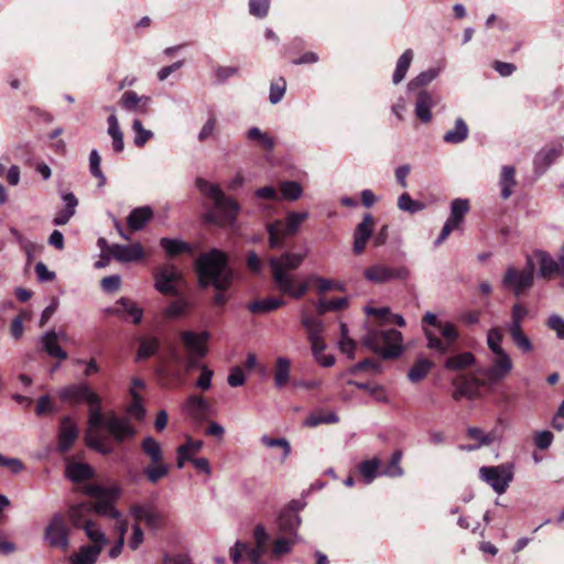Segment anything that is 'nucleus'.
<instances>
[{"instance_id": "nucleus-1", "label": "nucleus", "mask_w": 564, "mask_h": 564, "mask_svg": "<svg viewBox=\"0 0 564 564\" xmlns=\"http://www.w3.org/2000/svg\"><path fill=\"white\" fill-rule=\"evenodd\" d=\"M195 271L200 286L213 285L217 290L213 299L215 305L225 306L228 301L226 291L235 278L228 257L221 249H208L195 260Z\"/></svg>"}, {"instance_id": "nucleus-2", "label": "nucleus", "mask_w": 564, "mask_h": 564, "mask_svg": "<svg viewBox=\"0 0 564 564\" xmlns=\"http://www.w3.org/2000/svg\"><path fill=\"white\" fill-rule=\"evenodd\" d=\"M198 191L213 200V205L205 209L203 220L232 231L238 229L237 217L241 209L239 203L225 195L218 184L208 182L203 177L196 178Z\"/></svg>"}, {"instance_id": "nucleus-3", "label": "nucleus", "mask_w": 564, "mask_h": 564, "mask_svg": "<svg viewBox=\"0 0 564 564\" xmlns=\"http://www.w3.org/2000/svg\"><path fill=\"white\" fill-rule=\"evenodd\" d=\"M304 258L305 253L285 251L280 257L269 259L272 280L281 293L289 294L294 299H300L307 293L308 284L300 283L295 285L294 279L289 274V271L300 267Z\"/></svg>"}, {"instance_id": "nucleus-4", "label": "nucleus", "mask_w": 564, "mask_h": 564, "mask_svg": "<svg viewBox=\"0 0 564 564\" xmlns=\"http://www.w3.org/2000/svg\"><path fill=\"white\" fill-rule=\"evenodd\" d=\"M361 341L364 346L387 360L399 358L405 350L403 336L394 328L368 327Z\"/></svg>"}, {"instance_id": "nucleus-5", "label": "nucleus", "mask_w": 564, "mask_h": 564, "mask_svg": "<svg viewBox=\"0 0 564 564\" xmlns=\"http://www.w3.org/2000/svg\"><path fill=\"white\" fill-rule=\"evenodd\" d=\"M422 323L433 326L440 332L443 339L432 329L423 328L426 338V347L434 351L435 355L444 357L448 354L452 346L459 338L456 326L451 322H442L434 313L426 312L422 318Z\"/></svg>"}, {"instance_id": "nucleus-6", "label": "nucleus", "mask_w": 564, "mask_h": 564, "mask_svg": "<svg viewBox=\"0 0 564 564\" xmlns=\"http://www.w3.org/2000/svg\"><path fill=\"white\" fill-rule=\"evenodd\" d=\"M254 546H250L247 542L237 540L235 545L230 547L229 555L234 564H240L245 554L251 564H267L263 560L265 554L270 555L269 542L271 536L262 523H258L253 529Z\"/></svg>"}, {"instance_id": "nucleus-7", "label": "nucleus", "mask_w": 564, "mask_h": 564, "mask_svg": "<svg viewBox=\"0 0 564 564\" xmlns=\"http://www.w3.org/2000/svg\"><path fill=\"white\" fill-rule=\"evenodd\" d=\"M88 424L90 430H98L105 426L113 440L122 443L126 438L134 436V427L127 421L116 415L105 417L101 412V403L89 404Z\"/></svg>"}, {"instance_id": "nucleus-8", "label": "nucleus", "mask_w": 564, "mask_h": 564, "mask_svg": "<svg viewBox=\"0 0 564 564\" xmlns=\"http://www.w3.org/2000/svg\"><path fill=\"white\" fill-rule=\"evenodd\" d=\"M535 261L533 257L527 256V263L523 270L509 267L502 279V286L514 296L524 295L534 282Z\"/></svg>"}, {"instance_id": "nucleus-9", "label": "nucleus", "mask_w": 564, "mask_h": 564, "mask_svg": "<svg viewBox=\"0 0 564 564\" xmlns=\"http://www.w3.org/2000/svg\"><path fill=\"white\" fill-rule=\"evenodd\" d=\"M307 217V212H290L285 220H275L270 224L268 227L270 247H278L283 239L294 236Z\"/></svg>"}, {"instance_id": "nucleus-10", "label": "nucleus", "mask_w": 564, "mask_h": 564, "mask_svg": "<svg viewBox=\"0 0 564 564\" xmlns=\"http://www.w3.org/2000/svg\"><path fill=\"white\" fill-rule=\"evenodd\" d=\"M513 465L509 463L482 466L479 469V478L489 485L496 494L502 495L513 480Z\"/></svg>"}, {"instance_id": "nucleus-11", "label": "nucleus", "mask_w": 564, "mask_h": 564, "mask_svg": "<svg viewBox=\"0 0 564 564\" xmlns=\"http://www.w3.org/2000/svg\"><path fill=\"white\" fill-rule=\"evenodd\" d=\"M490 365L481 371L485 377L482 386H494L505 380L513 369V362L506 349L491 352Z\"/></svg>"}, {"instance_id": "nucleus-12", "label": "nucleus", "mask_w": 564, "mask_h": 564, "mask_svg": "<svg viewBox=\"0 0 564 564\" xmlns=\"http://www.w3.org/2000/svg\"><path fill=\"white\" fill-rule=\"evenodd\" d=\"M410 272L405 267H390L383 263H375L364 270L365 279L373 284L389 283L394 280L404 281Z\"/></svg>"}, {"instance_id": "nucleus-13", "label": "nucleus", "mask_w": 564, "mask_h": 564, "mask_svg": "<svg viewBox=\"0 0 564 564\" xmlns=\"http://www.w3.org/2000/svg\"><path fill=\"white\" fill-rule=\"evenodd\" d=\"M45 540L52 547L67 550L69 546V529L65 516L56 512L45 528Z\"/></svg>"}, {"instance_id": "nucleus-14", "label": "nucleus", "mask_w": 564, "mask_h": 564, "mask_svg": "<svg viewBox=\"0 0 564 564\" xmlns=\"http://www.w3.org/2000/svg\"><path fill=\"white\" fill-rule=\"evenodd\" d=\"M87 538L91 545H84L70 557L69 564H95L104 546L108 543L105 533H97L87 530Z\"/></svg>"}, {"instance_id": "nucleus-15", "label": "nucleus", "mask_w": 564, "mask_h": 564, "mask_svg": "<svg viewBox=\"0 0 564 564\" xmlns=\"http://www.w3.org/2000/svg\"><path fill=\"white\" fill-rule=\"evenodd\" d=\"M155 289L171 296H180V283L182 281L181 272L174 265H165L154 273Z\"/></svg>"}, {"instance_id": "nucleus-16", "label": "nucleus", "mask_w": 564, "mask_h": 564, "mask_svg": "<svg viewBox=\"0 0 564 564\" xmlns=\"http://www.w3.org/2000/svg\"><path fill=\"white\" fill-rule=\"evenodd\" d=\"M69 521L74 528L83 529L87 534V530L97 533H104L100 528L93 521V503L89 501L72 505L67 511Z\"/></svg>"}, {"instance_id": "nucleus-17", "label": "nucleus", "mask_w": 564, "mask_h": 564, "mask_svg": "<svg viewBox=\"0 0 564 564\" xmlns=\"http://www.w3.org/2000/svg\"><path fill=\"white\" fill-rule=\"evenodd\" d=\"M535 259L539 262V276L551 280L556 276H564V252L553 257L542 249H538Z\"/></svg>"}, {"instance_id": "nucleus-18", "label": "nucleus", "mask_w": 564, "mask_h": 564, "mask_svg": "<svg viewBox=\"0 0 564 564\" xmlns=\"http://www.w3.org/2000/svg\"><path fill=\"white\" fill-rule=\"evenodd\" d=\"M59 398L63 401L80 403L86 402L88 404L101 403V398L91 390L88 383L80 382L77 384H69L61 389Z\"/></svg>"}, {"instance_id": "nucleus-19", "label": "nucleus", "mask_w": 564, "mask_h": 564, "mask_svg": "<svg viewBox=\"0 0 564 564\" xmlns=\"http://www.w3.org/2000/svg\"><path fill=\"white\" fill-rule=\"evenodd\" d=\"M302 325L307 330V337L311 343L312 352L314 358H319L326 348V345L321 337L324 330V324L321 319L308 315L306 312L302 314Z\"/></svg>"}, {"instance_id": "nucleus-20", "label": "nucleus", "mask_w": 564, "mask_h": 564, "mask_svg": "<svg viewBox=\"0 0 564 564\" xmlns=\"http://www.w3.org/2000/svg\"><path fill=\"white\" fill-rule=\"evenodd\" d=\"M130 514L137 522L143 521L151 530L159 529L163 521L162 513L153 502L134 503L130 507Z\"/></svg>"}, {"instance_id": "nucleus-21", "label": "nucleus", "mask_w": 564, "mask_h": 564, "mask_svg": "<svg viewBox=\"0 0 564 564\" xmlns=\"http://www.w3.org/2000/svg\"><path fill=\"white\" fill-rule=\"evenodd\" d=\"M210 334L207 330H204L199 334L185 330L181 333V339L191 354L192 357L203 358L207 354L206 343L209 340Z\"/></svg>"}, {"instance_id": "nucleus-22", "label": "nucleus", "mask_w": 564, "mask_h": 564, "mask_svg": "<svg viewBox=\"0 0 564 564\" xmlns=\"http://www.w3.org/2000/svg\"><path fill=\"white\" fill-rule=\"evenodd\" d=\"M563 147L549 145L541 149L533 159V167L535 174L539 176L543 175L547 169L562 155Z\"/></svg>"}, {"instance_id": "nucleus-23", "label": "nucleus", "mask_w": 564, "mask_h": 564, "mask_svg": "<svg viewBox=\"0 0 564 564\" xmlns=\"http://www.w3.org/2000/svg\"><path fill=\"white\" fill-rule=\"evenodd\" d=\"M57 437V451L67 453L78 437V427L69 416L62 419Z\"/></svg>"}, {"instance_id": "nucleus-24", "label": "nucleus", "mask_w": 564, "mask_h": 564, "mask_svg": "<svg viewBox=\"0 0 564 564\" xmlns=\"http://www.w3.org/2000/svg\"><path fill=\"white\" fill-rule=\"evenodd\" d=\"M302 523V519L294 512L281 510L276 518V528L280 534L292 536L293 540H301L297 529Z\"/></svg>"}, {"instance_id": "nucleus-25", "label": "nucleus", "mask_w": 564, "mask_h": 564, "mask_svg": "<svg viewBox=\"0 0 564 564\" xmlns=\"http://www.w3.org/2000/svg\"><path fill=\"white\" fill-rule=\"evenodd\" d=\"M435 104V97L431 91L419 90L415 100V116L422 123H429L432 120L431 109Z\"/></svg>"}, {"instance_id": "nucleus-26", "label": "nucleus", "mask_w": 564, "mask_h": 564, "mask_svg": "<svg viewBox=\"0 0 564 564\" xmlns=\"http://www.w3.org/2000/svg\"><path fill=\"white\" fill-rule=\"evenodd\" d=\"M150 101L149 96H140L133 90H128L121 96L120 106L129 112L147 113Z\"/></svg>"}, {"instance_id": "nucleus-27", "label": "nucleus", "mask_w": 564, "mask_h": 564, "mask_svg": "<svg viewBox=\"0 0 564 564\" xmlns=\"http://www.w3.org/2000/svg\"><path fill=\"white\" fill-rule=\"evenodd\" d=\"M153 216V208L149 205L133 208L127 217L128 228L132 231L141 230Z\"/></svg>"}, {"instance_id": "nucleus-28", "label": "nucleus", "mask_w": 564, "mask_h": 564, "mask_svg": "<svg viewBox=\"0 0 564 564\" xmlns=\"http://www.w3.org/2000/svg\"><path fill=\"white\" fill-rule=\"evenodd\" d=\"M42 349L53 358L59 360L67 359V352L58 345V334L55 330H48L42 335L41 339Z\"/></svg>"}, {"instance_id": "nucleus-29", "label": "nucleus", "mask_w": 564, "mask_h": 564, "mask_svg": "<svg viewBox=\"0 0 564 564\" xmlns=\"http://www.w3.org/2000/svg\"><path fill=\"white\" fill-rule=\"evenodd\" d=\"M246 139L256 143L260 149L267 152H272L275 147L274 139L265 131L258 127H251L246 131Z\"/></svg>"}, {"instance_id": "nucleus-30", "label": "nucleus", "mask_w": 564, "mask_h": 564, "mask_svg": "<svg viewBox=\"0 0 564 564\" xmlns=\"http://www.w3.org/2000/svg\"><path fill=\"white\" fill-rule=\"evenodd\" d=\"M469 128L463 118L455 120L454 128L443 135V141L447 144H460L467 140Z\"/></svg>"}, {"instance_id": "nucleus-31", "label": "nucleus", "mask_w": 564, "mask_h": 564, "mask_svg": "<svg viewBox=\"0 0 564 564\" xmlns=\"http://www.w3.org/2000/svg\"><path fill=\"white\" fill-rule=\"evenodd\" d=\"M66 477L73 482H82L94 477V469L85 463H69L66 466Z\"/></svg>"}, {"instance_id": "nucleus-32", "label": "nucleus", "mask_w": 564, "mask_h": 564, "mask_svg": "<svg viewBox=\"0 0 564 564\" xmlns=\"http://www.w3.org/2000/svg\"><path fill=\"white\" fill-rule=\"evenodd\" d=\"M476 362L473 352L465 351L458 355H453L446 358L444 368L451 371H458L470 368Z\"/></svg>"}, {"instance_id": "nucleus-33", "label": "nucleus", "mask_w": 564, "mask_h": 564, "mask_svg": "<svg viewBox=\"0 0 564 564\" xmlns=\"http://www.w3.org/2000/svg\"><path fill=\"white\" fill-rule=\"evenodd\" d=\"M301 542V540H293L292 536L281 534L278 539L272 542L270 547V557L279 560L282 556L291 553L293 546Z\"/></svg>"}, {"instance_id": "nucleus-34", "label": "nucleus", "mask_w": 564, "mask_h": 564, "mask_svg": "<svg viewBox=\"0 0 564 564\" xmlns=\"http://www.w3.org/2000/svg\"><path fill=\"white\" fill-rule=\"evenodd\" d=\"M517 185L516 169L511 165H503L499 177L500 195L508 199L512 195V188Z\"/></svg>"}, {"instance_id": "nucleus-35", "label": "nucleus", "mask_w": 564, "mask_h": 564, "mask_svg": "<svg viewBox=\"0 0 564 564\" xmlns=\"http://www.w3.org/2000/svg\"><path fill=\"white\" fill-rule=\"evenodd\" d=\"M381 460L377 457L361 462L359 465V473L364 484H371L377 477L381 475Z\"/></svg>"}, {"instance_id": "nucleus-36", "label": "nucleus", "mask_w": 564, "mask_h": 564, "mask_svg": "<svg viewBox=\"0 0 564 564\" xmlns=\"http://www.w3.org/2000/svg\"><path fill=\"white\" fill-rule=\"evenodd\" d=\"M414 53L411 48L405 50L397 61L395 69L392 75V83L394 85L400 84L411 66Z\"/></svg>"}, {"instance_id": "nucleus-37", "label": "nucleus", "mask_w": 564, "mask_h": 564, "mask_svg": "<svg viewBox=\"0 0 564 564\" xmlns=\"http://www.w3.org/2000/svg\"><path fill=\"white\" fill-rule=\"evenodd\" d=\"M283 305H285V301L281 297H267L248 303L247 308L251 313H267L275 311Z\"/></svg>"}, {"instance_id": "nucleus-38", "label": "nucleus", "mask_w": 564, "mask_h": 564, "mask_svg": "<svg viewBox=\"0 0 564 564\" xmlns=\"http://www.w3.org/2000/svg\"><path fill=\"white\" fill-rule=\"evenodd\" d=\"M85 438L87 446L101 455H110L115 452V447L108 438L100 436L98 433L89 431Z\"/></svg>"}, {"instance_id": "nucleus-39", "label": "nucleus", "mask_w": 564, "mask_h": 564, "mask_svg": "<svg viewBox=\"0 0 564 564\" xmlns=\"http://www.w3.org/2000/svg\"><path fill=\"white\" fill-rule=\"evenodd\" d=\"M403 453L401 449H395L388 464L381 465V475L389 478H399L404 475V470L401 467L400 463L402 459Z\"/></svg>"}, {"instance_id": "nucleus-40", "label": "nucleus", "mask_w": 564, "mask_h": 564, "mask_svg": "<svg viewBox=\"0 0 564 564\" xmlns=\"http://www.w3.org/2000/svg\"><path fill=\"white\" fill-rule=\"evenodd\" d=\"M441 70L442 69L440 67H434L420 73L408 83V90H421V88L432 83L440 75Z\"/></svg>"}, {"instance_id": "nucleus-41", "label": "nucleus", "mask_w": 564, "mask_h": 564, "mask_svg": "<svg viewBox=\"0 0 564 564\" xmlns=\"http://www.w3.org/2000/svg\"><path fill=\"white\" fill-rule=\"evenodd\" d=\"M373 217L370 214L364 216L362 221L355 229V247H364L372 234Z\"/></svg>"}, {"instance_id": "nucleus-42", "label": "nucleus", "mask_w": 564, "mask_h": 564, "mask_svg": "<svg viewBox=\"0 0 564 564\" xmlns=\"http://www.w3.org/2000/svg\"><path fill=\"white\" fill-rule=\"evenodd\" d=\"M434 367V362L426 359H417L408 372V378L411 382L417 383L423 380L430 370Z\"/></svg>"}, {"instance_id": "nucleus-43", "label": "nucleus", "mask_w": 564, "mask_h": 564, "mask_svg": "<svg viewBox=\"0 0 564 564\" xmlns=\"http://www.w3.org/2000/svg\"><path fill=\"white\" fill-rule=\"evenodd\" d=\"M349 303V300L347 296L338 297L335 300H326V299H319L315 303V311L318 315H324L327 312L334 311H341L343 308L347 307Z\"/></svg>"}, {"instance_id": "nucleus-44", "label": "nucleus", "mask_w": 564, "mask_h": 564, "mask_svg": "<svg viewBox=\"0 0 564 564\" xmlns=\"http://www.w3.org/2000/svg\"><path fill=\"white\" fill-rule=\"evenodd\" d=\"M141 449L147 456H149L151 463L156 464L163 460L161 445L154 437H144L141 443Z\"/></svg>"}, {"instance_id": "nucleus-45", "label": "nucleus", "mask_w": 564, "mask_h": 564, "mask_svg": "<svg viewBox=\"0 0 564 564\" xmlns=\"http://www.w3.org/2000/svg\"><path fill=\"white\" fill-rule=\"evenodd\" d=\"M100 514L111 519H120L121 512L116 509L113 502L105 496L93 503V514Z\"/></svg>"}, {"instance_id": "nucleus-46", "label": "nucleus", "mask_w": 564, "mask_h": 564, "mask_svg": "<svg viewBox=\"0 0 564 564\" xmlns=\"http://www.w3.org/2000/svg\"><path fill=\"white\" fill-rule=\"evenodd\" d=\"M528 314H529V311L523 304L516 303L511 307L510 322L507 323V325H506L507 332L522 329L523 328L522 323L525 319V317L528 316Z\"/></svg>"}, {"instance_id": "nucleus-47", "label": "nucleus", "mask_w": 564, "mask_h": 564, "mask_svg": "<svg viewBox=\"0 0 564 564\" xmlns=\"http://www.w3.org/2000/svg\"><path fill=\"white\" fill-rule=\"evenodd\" d=\"M290 360L285 357H278L274 370V384L276 388H283L290 379Z\"/></svg>"}, {"instance_id": "nucleus-48", "label": "nucleus", "mask_w": 564, "mask_h": 564, "mask_svg": "<svg viewBox=\"0 0 564 564\" xmlns=\"http://www.w3.org/2000/svg\"><path fill=\"white\" fill-rule=\"evenodd\" d=\"M159 347L160 341L156 337L142 338L137 352V361L154 356L158 352Z\"/></svg>"}, {"instance_id": "nucleus-49", "label": "nucleus", "mask_w": 564, "mask_h": 564, "mask_svg": "<svg viewBox=\"0 0 564 564\" xmlns=\"http://www.w3.org/2000/svg\"><path fill=\"white\" fill-rule=\"evenodd\" d=\"M453 384L456 387L453 392V399L459 401L462 398L473 399L476 397V389L474 387L473 381L467 378H463L462 380H454Z\"/></svg>"}, {"instance_id": "nucleus-50", "label": "nucleus", "mask_w": 564, "mask_h": 564, "mask_svg": "<svg viewBox=\"0 0 564 564\" xmlns=\"http://www.w3.org/2000/svg\"><path fill=\"white\" fill-rule=\"evenodd\" d=\"M508 334L516 348L522 354H531L533 351L534 346L531 339L525 335L523 328L508 332Z\"/></svg>"}, {"instance_id": "nucleus-51", "label": "nucleus", "mask_w": 564, "mask_h": 564, "mask_svg": "<svg viewBox=\"0 0 564 564\" xmlns=\"http://www.w3.org/2000/svg\"><path fill=\"white\" fill-rule=\"evenodd\" d=\"M170 467L163 460L156 464H151L143 469V474L151 484L159 482L169 474Z\"/></svg>"}, {"instance_id": "nucleus-52", "label": "nucleus", "mask_w": 564, "mask_h": 564, "mask_svg": "<svg viewBox=\"0 0 564 564\" xmlns=\"http://www.w3.org/2000/svg\"><path fill=\"white\" fill-rule=\"evenodd\" d=\"M107 251H116L115 258L121 263L137 262L147 256L145 249H107Z\"/></svg>"}, {"instance_id": "nucleus-53", "label": "nucleus", "mask_w": 564, "mask_h": 564, "mask_svg": "<svg viewBox=\"0 0 564 564\" xmlns=\"http://www.w3.org/2000/svg\"><path fill=\"white\" fill-rule=\"evenodd\" d=\"M132 130L134 132L133 143L137 148H143L153 137L154 133L143 127L139 119H134L132 122Z\"/></svg>"}, {"instance_id": "nucleus-54", "label": "nucleus", "mask_w": 564, "mask_h": 564, "mask_svg": "<svg viewBox=\"0 0 564 564\" xmlns=\"http://www.w3.org/2000/svg\"><path fill=\"white\" fill-rule=\"evenodd\" d=\"M338 422V416L333 413L313 412L304 421V425L308 427H316L321 424H332Z\"/></svg>"}, {"instance_id": "nucleus-55", "label": "nucleus", "mask_w": 564, "mask_h": 564, "mask_svg": "<svg viewBox=\"0 0 564 564\" xmlns=\"http://www.w3.org/2000/svg\"><path fill=\"white\" fill-rule=\"evenodd\" d=\"M118 311L126 313L132 317L134 324H139L142 319V310L129 299L121 297L118 302Z\"/></svg>"}, {"instance_id": "nucleus-56", "label": "nucleus", "mask_w": 564, "mask_h": 564, "mask_svg": "<svg viewBox=\"0 0 564 564\" xmlns=\"http://www.w3.org/2000/svg\"><path fill=\"white\" fill-rule=\"evenodd\" d=\"M468 210L469 202L467 199L456 198L451 204V216L448 219L459 226Z\"/></svg>"}, {"instance_id": "nucleus-57", "label": "nucleus", "mask_w": 564, "mask_h": 564, "mask_svg": "<svg viewBox=\"0 0 564 564\" xmlns=\"http://www.w3.org/2000/svg\"><path fill=\"white\" fill-rule=\"evenodd\" d=\"M260 442L267 447H280L283 451L282 462H284L291 454V445L284 437H270L269 435H262Z\"/></svg>"}, {"instance_id": "nucleus-58", "label": "nucleus", "mask_w": 564, "mask_h": 564, "mask_svg": "<svg viewBox=\"0 0 564 564\" xmlns=\"http://www.w3.org/2000/svg\"><path fill=\"white\" fill-rule=\"evenodd\" d=\"M355 388L368 391L376 401L387 402V394L382 386L373 382H357L355 381Z\"/></svg>"}, {"instance_id": "nucleus-59", "label": "nucleus", "mask_w": 564, "mask_h": 564, "mask_svg": "<svg viewBox=\"0 0 564 564\" xmlns=\"http://www.w3.org/2000/svg\"><path fill=\"white\" fill-rule=\"evenodd\" d=\"M303 189L295 181H285L281 184V196L286 200H296L302 196Z\"/></svg>"}, {"instance_id": "nucleus-60", "label": "nucleus", "mask_w": 564, "mask_h": 564, "mask_svg": "<svg viewBox=\"0 0 564 564\" xmlns=\"http://www.w3.org/2000/svg\"><path fill=\"white\" fill-rule=\"evenodd\" d=\"M101 158L99 152L94 149L89 154V171L94 177L99 181V186L106 183V176L100 169Z\"/></svg>"}, {"instance_id": "nucleus-61", "label": "nucleus", "mask_w": 564, "mask_h": 564, "mask_svg": "<svg viewBox=\"0 0 564 564\" xmlns=\"http://www.w3.org/2000/svg\"><path fill=\"white\" fill-rule=\"evenodd\" d=\"M398 207L403 212L415 214L424 208V204L412 199L410 194L403 193L398 198Z\"/></svg>"}, {"instance_id": "nucleus-62", "label": "nucleus", "mask_w": 564, "mask_h": 564, "mask_svg": "<svg viewBox=\"0 0 564 564\" xmlns=\"http://www.w3.org/2000/svg\"><path fill=\"white\" fill-rule=\"evenodd\" d=\"M189 412L195 416H204L209 408L208 402L199 395H191L187 400Z\"/></svg>"}, {"instance_id": "nucleus-63", "label": "nucleus", "mask_w": 564, "mask_h": 564, "mask_svg": "<svg viewBox=\"0 0 564 564\" xmlns=\"http://www.w3.org/2000/svg\"><path fill=\"white\" fill-rule=\"evenodd\" d=\"M286 91V82L283 77H280L276 82H272L270 85L269 100L272 105L279 104Z\"/></svg>"}, {"instance_id": "nucleus-64", "label": "nucleus", "mask_w": 564, "mask_h": 564, "mask_svg": "<svg viewBox=\"0 0 564 564\" xmlns=\"http://www.w3.org/2000/svg\"><path fill=\"white\" fill-rule=\"evenodd\" d=\"M503 339L502 330L500 327H491L487 332V346L491 352L505 349L501 345Z\"/></svg>"}]
</instances>
